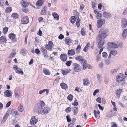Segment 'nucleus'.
<instances>
[{
	"label": "nucleus",
	"mask_w": 127,
	"mask_h": 127,
	"mask_svg": "<svg viewBox=\"0 0 127 127\" xmlns=\"http://www.w3.org/2000/svg\"><path fill=\"white\" fill-rule=\"evenodd\" d=\"M75 54V52L74 50L73 49L69 50H68L67 54L68 55H70L72 56L74 55Z\"/></svg>",
	"instance_id": "obj_18"
},
{
	"label": "nucleus",
	"mask_w": 127,
	"mask_h": 127,
	"mask_svg": "<svg viewBox=\"0 0 127 127\" xmlns=\"http://www.w3.org/2000/svg\"><path fill=\"white\" fill-rule=\"evenodd\" d=\"M83 85L84 86L87 85L89 84V82L87 78H86L83 80Z\"/></svg>",
	"instance_id": "obj_35"
},
{
	"label": "nucleus",
	"mask_w": 127,
	"mask_h": 127,
	"mask_svg": "<svg viewBox=\"0 0 127 127\" xmlns=\"http://www.w3.org/2000/svg\"><path fill=\"white\" fill-rule=\"evenodd\" d=\"M99 40L97 45V47L98 48H101L104 43L105 40H104L102 39H97Z\"/></svg>",
	"instance_id": "obj_11"
},
{
	"label": "nucleus",
	"mask_w": 127,
	"mask_h": 127,
	"mask_svg": "<svg viewBox=\"0 0 127 127\" xmlns=\"http://www.w3.org/2000/svg\"><path fill=\"white\" fill-rule=\"evenodd\" d=\"M8 116L9 115L8 114L6 113V114H5V115L3 117L2 121L3 122H4L5 121H6V120L7 119V118L8 117Z\"/></svg>",
	"instance_id": "obj_40"
},
{
	"label": "nucleus",
	"mask_w": 127,
	"mask_h": 127,
	"mask_svg": "<svg viewBox=\"0 0 127 127\" xmlns=\"http://www.w3.org/2000/svg\"><path fill=\"white\" fill-rule=\"evenodd\" d=\"M101 30L99 32V34L98 35L97 39H103L107 36V31L106 30H105L102 32H101Z\"/></svg>",
	"instance_id": "obj_4"
},
{
	"label": "nucleus",
	"mask_w": 127,
	"mask_h": 127,
	"mask_svg": "<svg viewBox=\"0 0 127 127\" xmlns=\"http://www.w3.org/2000/svg\"><path fill=\"white\" fill-rule=\"evenodd\" d=\"M118 70L117 69H113L111 71V73L112 74L116 72Z\"/></svg>",
	"instance_id": "obj_58"
},
{
	"label": "nucleus",
	"mask_w": 127,
	"mask_h": 127,
	"mask_svg": "<svg viewBox=\"0 0 127 127\" xmlns=\"http://www.w3.org/2000/svg\"><path fill=\"white\" fill-rule=\"evenodd\" d=\"M78 103L77 100L76 99H75L74 101V102L72 103V105H73L76 106L78 105Z\"/></svg>",
	"instance_id": "obj_49"
},
{
	"label": "nucleus",
	"mask_w": 127,
	"mask_h": 127,
	"mask_svg": "<svg viewBox=\"0 0 127 127\" xmlns=\"http://www.w3.org/2000/svg\"><path fill=\"white\" fill-rule=\"evenodd\" d=\"M46 9L44 7L42 10L40 14L41 15H44L46 14Z\"/></svg>",
	"instance_id": "obj_38"
},
{
	"label": "nucleus",
	"mask_w": 127,
	"mask_h": 127,
	"mask_svg": "<svg viewBox=\"0 0 127 127\" xmlns=\"http://www.w3.org/2000/svg\"><path fill=\"white\" fill-rule=\"evenodd\" d=\"M8 36L12 42H15L17 41V38L16 37V35L13 33L9 34Z\"/></svg>",
	"instance_id": "obj_8"
},
{
	"label": "nucleus",
	"mask_w": 127,
	"mask_h": 127,
	"mask_svg": "<svg viewBox=\"0 0 127 127\" xmlns=\"http://www.w3.org/2000/svg\"><path fill=\"white\" fill-rule=\"evenodd\" d=\"M126 78L125 76L123 73H120L118 75L116 78V81L118 83H120L122 82L121 85H124L125 83L124 81Z\"/></svg>",
	"instance_id": "obj_2"
},
{
	"label": "nucleus",
	"mask_w": 127,
	"mask_h": 127,
	"mask_svg": "<svg viewBox=\"0 0 127 127\" xmlns=\"http://www.w3.org/2000/svg\"><path fill=\"white\" fill-rule=\"evenodd\" d=\"M81 33L83 35H85V30L83 28L81 29Z\"/></svg>",
	"instance_id": "obj_47"
},
{
	"label": "nucleus",
	"mask_w": 127,
	"mask_h": 127,
	"mask_svg": "<svg viewBox=\"0 0 127 127\" xmlns=\"http://www.w3.org/2000/svg\"><path fill=\"white\" fill-rule=\"evenodd\" d=\"M107 44L109 47L113 48H117L118 47L116 44L113 42H109Z\"/></svg>",
	"instance_id": "obj_15"
},
{
	"label": "nucleus",
	"mask_w": 127,
	"mask_h": 127,
	"mask_svg": "<svg viewBox=\"0 0 127 127\" xmlns=\"http://www.w3.org/2000/svg\"><path fill=\"white\" fill-rule=\"evenodd\" d=\"M72 110L74 112V115H76L78 112V108L77 107H74L73 108V110Z\"/></svg>",
	"instance_id": "obj_37"
},
{
	"label": "nucleus",
	"mask_w": 127,
	"mask_h": 127,
	"mask_svg": "<svg viewBox=\"0 0 127 127\" xmlns=\"http://www.w3.org/2000/svg\"><path fill=\"white\" fill-rule=\"evenodd\" d=\"M102 16L101 14L99 12H97V15H96V17L97 18H100Z\"/></svg>",
	"instance_id": "obj_56"
},
{
	"label": "nucleus",
	"mask_w": 127,
	"mask_h": 127,
	"mask_svg": "<svg viewBox=\"0 0 127 127\" xmlns=\"http://www.w3.org/2000/svg\"><path fill=\"white\" fill-rule=\"evenodd\" d=\"M12 93L9 90H6L4 92V95H5V96L7 97H10L12 96Z\"/></svg>",
	"instance_id": "obj_13"
},
{
	"label": "nucleus",
	"mask_w": 127,
	"mask_h": 127,
	"mask_svg": "<svg viewBox=\"0 0 127 127\" xmlns=\"http://www.w3.org/2000/svg\"><path fill=\"white\" fill-rule=\"evenodd\" d=\"M60 86H61V87L63 89H67V85L64 83H61L60 84Z\"/></svg>",
	"instance_id": "obj_22"
},
{
	"label": "nucleus",
	"mask_w": 127,
	"mask_h": 127,
	"mask_svg": "<svg viewBox=\"0 0 127 127\" xmlns=\"http://www.w3.org/2000/svg\"><path fill=\"white\" fill-rule=\"evenodd\" d=\"M13 69L15 70V72L16 73L21 74L22 75H23L24 72L23 71L21 70V69L18 68L16 65H14L13 67Z\"/></svg>",
	"instance_id": "obj_5"
},
{
	"label": "nucleus",
	"mask_w": 127,
	"mask_h": 127,
	"mask_svg": "<svg viewBox=\"0 0 127 127\" xmlns=\"http://www.w3.org/2000/svg\"><path fill=\"white\" fill-rule=\"evenodd\" d=\"M22 11L24 12H28V10L27 8H26V7H24V8L22 9Z\"/></svg>",
	"instance_id": "obj_53"
},
{
	"label": "nucleus",
	"mask_w": 127,
	"mask_h": 127,
	"mask_svg": "<svg viewBox=\"0 0 127 127\" xmlns=\"http://www.w3.org/2000/svg\"><path fill=\"white\" fill-rule=\"evenodd\" d=\"M12 11V9L9 6L7 7L6 8L5 11L7 13H9L10 12Z\"/></svg>",
	"instance_id": "obj_42"
},
{
	"label": "nucleus",
	"mask_w": 127,
	"mask_h": 127,
	"mask_svg": "<svg viewBox=\"0 0 127 127\" xmlns=\"http://www.w3.org/2000/svg\"><path fill=\"white\" fill-rule=\"evenodd\" d=\"M105 23V21L104 19H100L97 21V26L98 28H100L102 26V24Z\"/></svg>",
	"instance_id": "obj_6"
},
{
	"label": "nucleus",
	"mask_w": 127,
	"mask_h": 127,
	"mask_svg": "<svg viewBox=\"0 0 127 127\" xmlns=\"http://www.w3.org/2000/svg\"><path fill=\"white\" fill-rule=\"evenodd\" d=\"M96 101L98 102L99 103H101V98L100 97H97L96 100Z\"/></svg>",
	"instance_id": "obj_60"
},
{
	"label": "nucleus",
	"mask_w": 127,
	"mask_h": 127,
	"mask_svg": "<svg viewBox=\"0 0 127 127\" xmlns=\"http://www.w3.org/2000/svg\"><path fill=\"white\" fill-rule=\"evenodd\" d=\"M54 44L52 42L50 41H49L48 44H46L45 48L47 50H49L50 51H52V48Z\"/></svg>",
	"instance_id": "obj_9"
},
{
	"label": "nucleus",
	"mask_w": 127,
	"mask_h": 127,
	"mask_svg": "<svg viewBox=\"0 0 127 127\" xmlns=\"http://www.w3.org/2000/svg\"><path fill=\"white\" fill-rule=\"evenodd\" d=\"M12 115L14 117L15 116L17 115V112L16 111H14L12 112Z\"/></svg>",
	"instance_id": "obj_57"
},
{
	"label": "nucleus",
	"mask_w": 127,
	"mask_h": 127,
	"mask_svg": "<svg viewBox=\"0 0 127 127\" xmlns=\"http://www.w3.org/2000/svg\"><path fill=\"white\" fill-rule=\"evenodd\" d=\"M11 103V102L10 101L8 102L6 105V107H9V106H10V104Z\"/></svg>",
	"instance_id": "obj_64"
},
{
	"label": "nucleus",
	"mask_w": 127,
	"mask_h": 127,
	"mask_svg": "<svg viewBox=\"0 0 127 127\" xmlns=\"http://www.w3.org/2000/svg\"><path fill=\"white\" fill-rule=\"evenodd\" d=\"M110 53L114 56L116 55L117 53V51L114 49L111 50L110 51Z\"/></svg>",
	"instance_id": "obj_33"
},
{
	"label": "nucleus",
	"mask_w": 127,
	"mask_h": 127,
	"mask_svg": "<svg viewBox=\"0 0 127 127\" xmlns=\"http://www.w3.org/2000/svg\"><path fill=\"white\" fill-rule=\"evenodd\" d=\"M90 43H88L87 44L85 47L84 48L83 51L85 52H86L87 51L89 48L90 47Z\"/></svg>",
	"instance_id": "obj_29"
},
{
	"label": "nucleus",
	"mask_w": 127,
	"mask_h": 127,
	"mask_svg": "<svg viewBox=\"0 0 127 127\" xmlns=\"http://www.w3.org/2000/svg\"><path fill=\"white\" fill-rule=\"evenodd\" d=\"M102 56L104 58H106L107 56V53L105 52H104L102 53Z\"/></svg>",
	"instance_id": "obj_45"
},
{
	"label": "nucleus",
	"mask_w": 127,
	"mask_h": 127,
	"mask_svg": "<svg viewBox=\"0 0 127 127\" xmlns=\"http://www.w3.org/2000/svg\"><path fill=\"white\" fill-rule=\"evenodd\" d=\"M22 23L24 24H27L29 22V19L27 16H25L21 20Z\"/></svg>",
	"instance_id": "obj_12"
},
{
	"label": "nucleus",
	"mask_w": 127,
	"mask_h": 127,
	"mask_svg": "<svg viewBox=\"0 0 127 127\" xmlns=\"http://www.w3.org/2000/svg\"><path fill=\"white\" fill-rule=\"evenodd\" d=\"M65 43L68 45H69V43L71 42H72V40L68 38V37L65 38Z\"/></svg>",
	"instance_id": "obj_25"
},
{
	"label": "nucleus",
	"mask_w": 127,
	"mask_h": 127,
	"mask_svg": "<svg viewBox=\"0 0 127 127\" xmlns=\"http://www.w3.org/2000/svg\"><path fill=\"white\" fill-rule=\"evenodd\" d=\"M18 110L19 111L21 112H22L23 111V107L22 105L21 104H20V106H19L18 108Z\"/></svg>",
	"instance_id": "obj_34"
},
{
	"label": "nucleus",
	"mask_w": 127,
	"mask_h": 127,
	"mask_svg": "<svg viewBox=\"0 0 127 127\" xmlns=\"http://www.w3.org/2000/svg\"><path fill=\"white\" fill-rule=\"evenodd\" d=\"M76 24L77 27H78L80 26V19H79L78 18L77 20Z\"/></svg>",
	"instance_id": "obj_54"
},
{
	"label": "nucleus",
	"mask_w": 127,
	"mask_h": 127,
	"mask_svg": "<svg viewBox=\"0 0 127 127\" xmlns=\"http://www.w3.org/2000/svg\"><path fill=\"white\" fill-rule=\"evenodd\" d=\"M110 62L111 61L110 60H109L108 59H106L105 60V64L106 65H108L110 63Z\"/></svg>",
	"instance_id": "obj_43"
},
{
	"label": "nucleus",
	"mask_w": 127,
	"mask_h": 127,
	"mask_svg": "<svg viewBox=\"0 0 127 127\" xmlns=\"http://www.w3.org/2000/svg\"><path fill=\"white\" fill-rule=\"evenodd\" d=\"M87 66L86 67V68L85 69H83L84 70L87 67H88V68L89 69H92V67L90 64H88L87 63V64H86Z\"/></svg>",
	"instance_id": "obj_51"
},
{
	"label": "nucleus",
	"mask_w": 127,
	"mask_h": 127,
	"mask_svg": "<svg viewBox=\"0 0 127 127\" xmlns=\"http://www.w3.org/2000/svg\"><path fill=\"white\" fill-rule=\"evenodd\" d=\"M38 20L39 22H44L43 19L42 17H40L38 18Z\"/></svg>",
	"instance_id": "obj_61"
},
{
	"label": "nucleus",
	"mask_w": 127,
	"mask_h": 127,
	"mask_svg": "<svg viewBox=\"0 0 127 127\" xmlns=\"http://www.w3.org/2000/svg\"><path fill=\"white\" fill-rule=\"evenodd\" d=\"M64 38V36L62 34H60L58 37V38L59 39H62Z\"/></svg>",
	"instance_id": "obj_63"
},
{
	"label": "nucleus",
	"mask_w": 127,
	"mask_h": 127,
	"mask_svg": "<svg viewBox=\"0 0 127 127\" xmlns=\"http://www.w3.org/2000/svg\"><path fill=\"white\" fill-rule=\"evenodd\" d=\"M99 92V91L98 89H96L95 90L93 93V95L94 96H95V95L96 94Z\"/></svg>",
	"instance_id": "obj_55"
},
{
	"label": "nucleus",
	"mask_w": 127,
	"mask_h": 127,
	"mask_svg": "<svg viewBox=\"0 0 127 127\" xmlns=\"http://www.w3.org/2000/svg\"><path fill=\"white\" fill-rule=\"evenodd\" d=\"M38 120L35 116H32L30 120V123L32 125H34L37 122Z\"/></svg>",
	"instance_id": "obj_10"
},
{
	"label": "nucleus",
	"mask_w": 127,
	"mask_h": 127,
	"mask_svg": "<svg viewBox=\"0 0 127 127\" xmlns=\"http://www.w3.org/2000/svg\"><path fill=\"white\" fill-rule=\"evenodd\" d=\"M45 105V103L43 101H40L34 108L35 110V111L42 114H46L48 113L50 110V109L44 107Z\"/></svg>",
	"instance_id": "obj_1"
},
{
	"label": "nucleus",
	"mask_w": 127,
	"mask_h": 127,
	"mask_svg": "<svg viewBox=\"0 0 127 127\" xmlns=\"http://www.w3.org/2000/svg\"><path fill=\"white\" fill-rule=\"evenodd\" d=\"M94 113L95 117L97 119L99 118L100 117L99 116V111H96L95 110Z\"/></svg>",
	"instance_id": "obj_20"
},
{
	"label": "nucleus",
	"mask_w": 127,
	"mask_h": 127,
	"mask_svg": "<svg viewBox=\"0 0 127 127\" xmlns=\"http://www.w3.org/2000/svg\"><path fill=\"white\" fill-rule=\"evenodd\" d=\"M121 25L123 28H125L127 26V22L126 18H123L121 19Z\"/></svg>",
	"instance_id": "obj_7"
},
{
	"label": "nucleus",
	"mask_w": 127,
	"mask_h": 127,
	"mask_svg": "<svg viewBox=\"0 0 127 127\" xmlns=\"http://www.w3.org/2000/svg\"><path fill=\"white\" fill-rule=\"evenodd\" d=\"M11 16L13 18L17 19L18 18L19 15L17 13H15L12 14Z\"/></svg>",
	"instance_id": "obj_32"
},
{
	"label": "nucleus",
	"mask_w": 127,
	"mask_h": 127,
	"mask_svg": "<svg viewBox=\"0 0 127 127\" xmlns=\"http://www.w3.org/2000/svg\"><path fill=\"white\" fill-rule=\"evenodd\" d=\"M43 4L42 0H39L36 2V5L37 6H41Z\"/></svg>",
	"instance_id": "obj_27"
},
{
	"label": "nucleus",
	"mask_w": 127,
	"mask_h": 127,
	"mask_svg": "<svg viewBox=\"0 0 127 127\" xmlns=\"http://www.w3.org/2000/svg\"><path fill=\"white\" fill-rule=\"evenodd\" d=\"M72 62L71 61H67L66 62V65L69 66L71 64Z\"/></svg>",
	"instance_id": "obj_52"
},
{
	"label": "nucleus",
	"mask_w": 127,
	"mask_h": 127,
	"mask_svg": "<svg viewBox=\"0 0 127 127\" xmlns=\"http://www.w3.org/2000/svg\"><path fill=\"white\" fill-rule=\"evenodd\" d=\"M6 41L7 40L5 36H2L0 37V42H4Z\"/></svg>",
	"instance_id": "obj_24"
},
{
	"label": "nucleus",
	"mask_w": 127,
	"mask_h": 127,
	"mask_svg": "<svg viewBox=\"0 0 127 127\" xmlns=\"http://www.w3.org/2000/svg\"><path fill=\"white\" fill-rule=\"evenodd\" d=\"M75 71L76 72H78L81 70V69L79 67V65L76 63L74 64Z\"/></svg>",
	"instance_id": "obj_14"
},
{
	"label": "nucleus",
	"mask_w": 127,
	"mask_h": 127,
	"mask_svg": "<svg viewBox=\"0 0 127 127\" xmlns=\"http://www.w3.org/2000/svg\"><path fill=\"white\" fill-rule=\"evenodd\" d=\"M96 77L98 79V82L99 83H100L101 82L102 79L101 76L99 74H97L96 75Z\"/></svg>",
	"instance_id": "obj_30"
},
{
	"label": "nucleus",
	"mask_w": 127,
	"mask_h": 127,
	"mask_svg": "<svg viewBox=\"0 0 127 127\" xmlns=\"http://www.w3.org/2000/svg\"><path fill=\"white\" fill-rule=\"evenodd\" d=\"M75 123V122L72 121L71 122L69 123L68 125V127H73V125Z\"/></svg>",
	"instance_id": "obj_44"
},
{
	"label": "nucleus",
	"mask_w": 127,
	"mask_h": 127,
	"mask_svg": "<svg viewBox=\"0 0 127 127\" xmlns=\"http://www.w3.org/2000/svg\"><path fill=\"white\" fill-rule=\"evenodd\" d=\"M40 52V51L37 48L35 49V52L37 54H39Z\"/></svg>",
	"instance_id": "obj_62"
},
{
	"label": "nucleus",
	"mask_w": 127,
	"mask_h": 127,
	"mask_svg": "<svg viewBox=\"0 0 127 127\" xmlns=\"http://www.w3.org/2000/svg\"><path fill=\"white\" fill-rule=\"evenodd\" d=\"M62 73L63 75H66L67 73H69L71 71V70L69 69H66L64 70L62 69Z\"/></svg>",
	"instance_id": "obj_17"
},
{
	"label": "nucleus",
	"mask_w": 127,
	"mask_h": 127,
	"mask_svg": "<svg viewBox=\"0 0 127 127\" xmlns=\"http://www.w3.org/2000/svg\"><path fill=\"white\" fill-rule=\"evenodd\" d=\"M43 72L46 75H49L51 74L50 72L47 69L44 68L43 69Z\"/></svg>",
	"instance_id": "obj_23"
},
{
	"label": "nucleus",
	"mask_w": 127,
	"mask_h": 127,
	"mask_svg": "<svg viewBox=\"0 0 127 127\" xmlns=\"http://www.w3.org/2000/svg\"><path fill=\"white\" fill-rule=\"evenodd\" d=\"M103 16L106 18H109L111 17V14L109 13L106 12H104L103 14Z\"/></svg>",
	"instance_id": "obj_26"
},
{
	"label": "nucleus",
	"mask_w": 127,
	"mask_h": 127,
	"mask_svg": "<svg viewBox=\"0 0 127 127\" xmlns=\"http://www.w3.org/2000/svg\"><path fill=\"white\" fill-rule=\"evenodd\" d=\"M8 29L7 27H5L3 29V33L4 34H6L7 32Z\"/></svg>",
	"instance_id": "obj_39"
},
{
	"label": "nucleus",
	"mask_w": 127,
	"mask_h": 127,
	"mask_svg": "<svg viewBox=\"0 0 127 127\" xmlns=\"http://www.w3.org/2000/svg\"><path fill=\"white\" fill-rule=\"evenodd\" d=\"M52 15L53 16L54 19L56 20H58L59 19V17L58 14L56 13H52Z\"/></svg>",
	"instance_id": "obj_19"
},
{
	"label": "nucleus",
	"mask_w": 127,
	"mask_h": 127,
	"mask_svg": "<svg viewBox=\"0 0 127 127\" xmlns=\"http://www.w3.org/2000/svg\"><path fill=\"white\" fill-rule=\"evenodd\" d=\"M73 96L72 95L70 94L67 97V99L71 101L72 100Z\"/></svg>",
	"instance_id": "obj_46"
},
{
	"label": "nucleus",
	"mask_w": 127,
	"mask_h": 127,
	"mask_svg": "<svg viewBox=\"0 0 127 127\" xmlns=\"http://www.w3.org/2000/svg\"><path fill=\"white\" fill-rule=\"evenodd\" d=\"M76 17L75 16H72L71 17L70 21L71 23L73 24L75 22L76 20Z\"/></svg>",
	"instance_id": "obj_28"
},
{
	"label": "nucleus",
	"mask_w": 127,
	"mask_h": 127,
	"mask_svg": "<svg viewBox=\"0 0 127 127\" xmlns=\"http://www.w3.org/2000/svg\"><path fill=\"white\" fill-rule=\"evenodd\" d=\"M60 58L62 61H65L67 59V56L66 54H62L61 55Z\"/></svg>",
	"instance_id": "obj_16"
},
{
	"label": "nucleus",
	"mask_w": 127,
	"mask_h": 127,
	"mask_svg": "<svg viewBox=\"0 0 127 127\" xmlns=\"http://www.w3.org/2000/svg\"><path fill=\"white\" fill-rule=\"evenodd\" d=\"M29 5V3L26 1H24L22 3V6L23 7H27Z\"/></svg>",
	"instance_id": "obj_36"
},
{
	"label": "nucleus",
	"mask_w": 127,
	"mask_h": 127,
	"mask_svg": "<svg viewBox=\"0 0 127 127\" xmlns=\"http://www.w3.org/2000/svg\"><path fill=\"white\" fill-rule=\"evenodd\" d=\"M127 34V30L125 29L123 31L122 36L124 39H125Z\"/></svg>",
	"instance_id": "obj_21"
},
{
	"label": "nucleus",
	"mask_w": 127,
	"mask_h": 127,
	"mask_svg": "<svg viewBox=\"0 0 127 127\" xmlns=\"http://www.w3.org/2000/svg\"><path fill=\"white\" fill-rule=\"evenodd\" d=\"M122 92V90L121 89H118L117 90L116 94V95L118 97L120 96V95Z\"/></svg>",
	"instance_id": "obj_31"
},
{
	"label": "nucleus",
	"mask_w": 127,
	"mask_h": 127,
	"mask_svg": "<svg viewBox=\"0 0 127 127\" xmlns=\"http://www.w3.org/2000/svg\"><path fill=\"white\" fill-rule=\"evenodd\" d=\"M66 118L67 122H69L71 121V120L70 118L69 115H67L66 116Z\"/></svg>",
	"instance_id": "obj_50"
},
{
	"label": "nucleus",
	"mask_w": 127,
	"mask_h": 127,
	"mask_svg": "<svg viewBox=\"0 0 127 127\" xmlns=\"http://www.w3.org/2000/svg\"><path fill=\"white\" fill-rule=\"evenodd\" d=\"M75 59L79 61L83 67V69H85L87 66V61L84 59L81 56H78L76 57Z\"/></svg>",
	"instance_id": "obj_3"
},
{
	"label": "nucleus",
	"mask_w": 127,
	"mask_h": 127,
	"mask_svg": "<svg viewBox=\"0 0 127 127\" xmlns=\"http://www.w3.org/2000/svg\"><path fill=\"white\" fill-rule=\"evenodd\" d=\"M71 110V108L70 107H68L66 108L65 110V111L66 113H69Z\"/></svg>",
	"instance_id": "obj_48"
},
{
	"label": "nucleus",
	"mask_w": 127,
	"mask_h": 127,
	"mask_svg": "<svg viewBox=\"0 0 127 127\" xmlns=\"http://www.w3.org/2000/svg\"><path fill=\"white\" fill-rule=\"evenodd\" d=\"M46 90L45 89H43L40 91L39 92V94L41 95L43 93H44L45 92Z\"/></svg>",
	"instance_id": "obj_59"
},
{
	"label": "nucleus",
	"mask_w": 127,
	"mask_h": 127,
	"mask_svg": "<svg viewBox=\"0 0 127 127\" xmlns=\"http://www.w3.org/2000/svg\"><path fill=\"white\" fill-rule=\"evenodd\" d=\"M41 50L43 53V54H45L47 53V50L45 48H41L40 49Z\"/></svg>",
	"instance_id": "obj_41"
}]
</instances>
